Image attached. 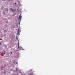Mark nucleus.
I'll return each instance as SVG.
<instances>
[{
    "label": "nucleus",
    "mask_w": 75,
    "mask_h": 75,
    "mask_svg": "<svg viewBox=\"0 0 75 75\" xmlns=\"http://www.w3.org/2000/svg\"><path fill=\"white\" fill-rule=\"evenodd\" d=\"M19 34H20V28H18V38H17V40H18V46H19V40H18V35H19Z\"/></svg>",
    "instance_id": "nucleus-1"
},
{
    "label": "nucleus",
    "mask_w": 75,
    "mask_h": 75,
    "mask_svg": "<svg viewBox=\"0 0 75 75\" xmlns=\"http://www.w3.org/2000/svg\"><path fill=\"white\" fill-rule=\"evenodd\" d=\"M21 16V14H20L18 18L19 20H18L19 21V23H18L19 25H20V21L21 20V18H22V16Z\"/></svg>",
    "instance_id": "nucleus-2"
},
{
    "label": "nucleus",
    "mask_w": 75,
    "mask_h": 75,
    "mask_svg": "<svg viewBox=\"0 0 75 75\" xmlns=\"http://www.w3.org/2000/svg\"><path fill=\"white\" fill-rule=\"evenodd\" d=\"M18 48L19 50H23V51H24V49H23V47L19 46V45L18 46Z\"/></svg>",
    "instance_id": "nucleus-3"
},
{
    "label": "nucleus",
    "mask_w": 75,
    "mask_h": 75,
    "mask_svg": "<svg viewBox=\"0 0 75 75\" xmlns=\"http://www.w3.org/2000/svg\"><path fill=\"white\" fill-rule=\"evenodd\" d=\"M9 10H11V11H12V12H14V9L11 8H9Z\"/></svg>",
    "instance_id": "nucleus-4"
},
{
    "label": "nucleus",
    "mask_w": 75,
    "mask_h": 75,
    "mask_svg": "<svg viewBox=\"0 0 75 75\" xmlns=\"http://www.w3.org/2000/svg\"><path fill=\"white\" fill-rule=\"evenodd\" d=\"M18 30H17V35H16V38L17 39V38H18Z\"/></svg>",
    "instance_id": "nucleus-5"
},
{
    "label": "nucleus",
    "mask_w": 75,
    "mask_h": 75,
    "mask_svg": "<svg viewBox=\"0 0 75 75\" xmlns=\"http://www.w3.org/2000/svg\"><path fill=\"white\" fill-rule=\"evenodd\" d=\"M4 33H7V30H4Z\"/></svg>",
    "instance_id": "nucleus-6"
},
{
    "label": "nucleus",
    "mask_w": 75,
    "mask_h": 75,
    "mask_svg": "<svg viewBox=\"0 0 75 75\" xmlns=\"http://www.w3.org/2000/svg\"><path fill=\"white\" fill-rule=\"evenodd\" d=\"M6 11H8V9L6 8Z\"/></svg>",
    "instance_id": "nucleus-7"
},
{
    "label": "nucleus",
    "mask_w": 75,
    "mask_h": 75,
    "mask_svg": "<svg viewBox=\"0 0 75 75\" xmlns=\"http://www.w3.org/2000/svg\"><path fill=\"white\" fill-rule=\"evenodd\" d=\"M16 71H18V68H16Z\"/></svg>",
    "instance_id": "nucleus-8"
},
{
    "label": "nucleus",
    "mask_w": 75,
    "mask_h": 75,
    "mask_svg": "<svg viewBox=\"0 0 75 75\" xmlns=\"http://www.w3.org/2000/svg\"><path fill=\"white\" fill-rule=\"evenodd\" d=\"M15 63H16L17 65H18V62H16Z\"/></svg>",
    "instance_id": "nucleus-9"
},
{
    "label": "nucleus",
    "mask_w": 75,
    "mask_h": 75,
    "mask_svg": "<svg viewBox=\"0 0 75 75\" xmlns=\"http://www.w3.org/2000/svg\"><path fill=\"white\" fill-rule=\"evenodd\" d=\"M8 22V21H7L6 22H5V24H6V23H7Z\"/></svg>",
    "instance_id": "nucleus-10"
},
{
    "label": "nucleus",
    "mask_w": 75,
    "mask_h": 75,
    "mask_svg": "<svg viewBox=\"0 0 75 75\" xmlns=\"http://www.w3.org/2000/svg\"><path fill=\"white\" fill-rule=\"evenodd\" d=\"M18 1V3H20V1Z\"/></svg>",
    "instance_id": "nucleus-11"
},
{
    "label": "nucleus",
    "mask_w": 75,
    "mask_h": 75,
    "mask_svg": "<svg viewBox=\"0 0 75 75\" xmlns=\"http://www.w3.org/2000/svg\"><path fill=\"white\" fill-rule=\"evenodd\" d=\"M6 52V51H4V53H5Z\"/></svg>",
    "instance_id": "nucleus-12"
},
{
    "label": "nucleus",
    "mask_w": 75,
    "mask_h": 75,
    "mask_svg": "<svg viewBox=\"0 0 75 75\" xmlns=\"http://www.w3.org/2000/svg\"><path fill=\"white\" fill-rule=\"evenodd\" d=\"M5 25L6 27H7V25Z\"/></svg>",
    "instance_id": "nucleus-13"
},
{
    "label": "nucleus",
    "mask_w": 75,
    "mask_h": 75,
    "mask_svg": "<svg viewBox=\"0 0 75 75\" xmlns=\"http://www.w3.org/2000/svg\"><path fill=\"white\" fill-rule=\"evenodd\" d=\"M1 45V42H0V46Z\"/></svg>",
    "instance_id": "nucleus-14"
},
{
    "label": "nucleus",
    "mask_w": 75,
    "mask_h": 75,
    "mask_svg": "<svg viewBox=\"0 0 75 75\" xmlns=\"http://www.w3.org/2000/svg\"><path fill=\"white\" fill-rule=\"evenodd\" d=\"M4 36L5 37H6V34L4 35Z\"/></svg>",
    "instance_id": "nucleus-15"
},
{
    "label": "nucleus",
    "mask_w": 75,
    "mask_h": 75,
    "mask_svg": "<svg viewBox=\"0 0 75 75\" xmlns=\"http://www.w3.org/2000/svg\"><path fill=\"white\" fill-rule=\"evenodd\" d=\"M4 55H6V53H4Z\"/></svg>",
    "instance_id": "nucleus-16"
},
{
    "label": "nucleus",
    "mask_w": 75,
    "mask_h": 75,
    "mask_svg": "<svg viewBox=\"0 0 75 75\" xmlns=\"http://www.w3.org/2000/svg\"><path fill=\"white\" fill-rule=\"evenodd\" d=\"M20 5H21V4H19V6H20Z\"/></svg>",
    "instance_id": "nucleus-17"
},
{
    "label": "nucleus",
    "mask_w": 75,
    "mask_h": 75,
    "mask_svg": "<svg viewBox=\"0 0 75 75\" xmlns=\"http://www.w3.org/2000/svg\"><path fill=\"white\" fill-rule=\"evenodd\" d=\"M10 54H12V52H11V53H10Z\"/></svg>",
    "instance_id": "nucleus-18"
},
{
    "label": "nucleus",
    "mask_w": 75,
    "mask_h": 75,
    "mask_svg": "<svg viewBox=\"0 0 75 75\" xmlns=\"http://www.w3.org/2000/svg\"><path fill=\"white\" fill-rule=\"evenodd\" d=\"M14 75H17L16 74H14Z\"/></svg>",
    "instance_id": "nucleus-19"
},
{
    "label": "nucleus",
    "mask_w": 75,
    "mask_h": 75,
    "mask_svg": "<svg viewBox=\"0 0 75 75\" xmlns=\"http://www.w3.org/2000/svg\"><path fill=\"white\" fill-rule=\"evenodd\" d=\"M16 3H15V4H16Z\"/></svg>",
    "instance_id": "nucleus-20"
},
{
    "label": "nucleus",
    "mask_w": 75,
    "mask_h": 75,
    "mask_svg": "<svg viewBox=\"0 0 75 75\" xmlns=\"http://www.w3.org/2000/svg\"><path fill=\"white\" fill-rule=\"evenodd\" d=\"M2 52V53H4V52Z\"/></svg>",
    "instance_id": "nucleus-21"
},
{
    "label": "nucleus",
    "mask_w": 75,
    "mask_h": 75,
    "mask_svg": "<svg viewBox=\"0 0 75 75\" xmlns=\"http://www.w3.org/2000/svg\"><path fill=\"white\" fill-rule=\"evenodd\" d=\"M9 0V1H11V0Z\"/></svg>",
    "instance_id": "nucleus-22"
},
{
    "label": "nucleus",
    "mask_w": 75,
    "mask_h": 75,
    "mask_svg": "<svg viewBox=\"0 0 75 75\" xmlns=\"http://www.w3.org/2000/svg\"><path fill=\"white\" fill-rule=\"evenodd\" d=\"M2 1H4V0H2Z\"/></svg>",
    "instance_id": "nucleus-23"
},
{
    "label": "nucleus",
    "mask_w": 75,
    "mask_h": 75,
    "mask_svg": "<svg viewBox=\"0 0 75 75\" xmlns=\"http://www.w3.org/2000/svg\"><path fill=\"white\" fill-rule=\"evenodd\" d=\"M23 75H25V74H23Z\"/></svg>",
    "instance_id": "nucleus-24"
},
{
    "label": "nucleus",
    "mask_w": 75,
    "mask_h": 75,
    "mask_svg": "<svg viewBox=\"0 0 75 75\" xmlns=\"http://www.w3.org/2000/svg\"><path fill=\"white\" fill-rule=\"evenodd\" d=\"M16 0V1H17V0Z\"/></svg>",
    "instance_id": "nucleus-25"
}]
</instances>
